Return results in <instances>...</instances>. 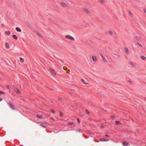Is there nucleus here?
<instances>
[{
	"label": "nucleus",
	"mask_w": 146,
	"mask_h": 146,
	"mask_svg": "<svg viewBox=\"0 0 146 146\" xmlns=\"http://www.w3.org/2000/svg\"><path fill=\"white\" fill-rule=\"evenodd\" d=\"M111 117L112 118H113L114 119V118H115V116L114 115H112L111 116Z\"/></svg>",
	"instance_id": "obj_40"
},
{
	"label": "nucleus",
	"mask_w": 146,
	"mask_h": 146,
	"mask_svg": "<svg viewBox=\"0 0 146 146\" xmlns=\"http://www.w3.org/2000/svg\"><path fill=\"white\" fill-rule=\"evenodd\" d=\"M10 107L13 110H15L13 105L12 104Z\"/></svg>",
	"instance_id": "obj_23"
},
{
	"label": "nucleus",
	"mask_w": 146,
	"mask_h": 146,
	"mask_svg": "<svg viewBox=\"0 0 146 146\" xmlns=\"http://www.w3.org/2000/svg\"><path fill=\"white\" fill-rule=\"evenodd\" d=\"M50 119H52V120H54V119L52 117H51L50 118Z\"/></svg>",
	"instance_id": "obj_48"
},
{
	"label": "nucleus",
	"mask_w": 146,
	"mask_h": 146,
	"mask_svg": "<svg viewBox=\"0 0 146 146\" xmlns=\"http://www.w3.org/2000/svg\"><path fill=\"white\" fill-rule=\"evenodd\" d=\"M124 50L125 51V52L127 53V54L129 52V50L127 48H124Z\"/></svg>",
	"instance_id": "obj_16"
},
{
	"label": "nucleus",
	"mask_w": 146,
	"mask_h": 146,
	"mask_svg": "<svg viewBox=\"0 0 146 146\" xmlns=\"http://www.w3.org/2000/svg\"><path fill=\"white\" fill-rule=\"evenodd\" d=\"M76 131L77 132H80L81 133L82 132V130L80 129H76Z\"/></svg>",
	"instance_id": "obj_11"
},
{
	"label": "nucleus",
	"mask_w": 146,
	"mask_h": 146,
	"mask_svg": "<svg viewBox=\"0 0 146 146\" xmlns=\"http://www.w3.org/2000/svg\"><path fill=\"white\" fill-rule=\"evenodd\" d=\"M143 11L146 13V9H144Z\"/></svg>",
	"instance_id": "obj_46"
},
{
	"label": "nucleus",
	"mask_w": 146,
	"mask_h": 146,
	"mask_svg": "<svg viewBox=\"0 0 146 146\" xmlns=\"http://www.w3.org/2000/svg\"><path fill=\"white\" fill-rule=\"evenodd\" d=\"M104 62H106L107 60L104 57L102 58Z\"/></svg>",
	"instance_id": "obj_27"
},
{
	"label": "nucleus",
	"mask_w": 146,
	"mask_h": 146,
	"mask_svg": "<svg viewBox=\"0 0 146 146\" xmlns=\"http://www.w3.org/2000/svg\"><path fill=\"white\" fill-rule=\"evenodd\" d=\"M100 0L101 3H103L104 1V0Z\"/></svg>",
	"instance_id": "obj_36"
},
{
	"label": "nucleus",
	"mask_w": 146,
	"mask_h": 146,
	"mask_svg": "<svg viewBox=\"0 0 146 146\" xmlns=\"http://www.w3.org/2000/svg\"><path fill=\"white\" fill-rule=\"evenodd\" d=\"M8 104L9 107L12 104L11 103V102H8Z\"/></svg>",
	"instance_id": "obj_28"
},
{
	"label": "nucleus",
	"mask_w": 146,
	"mask_h": 146,
	"mask_svg": "<svg viewBox=\"0 0 146 146\" xmlns=\"http://www.w3.org/2000/svg\"><path fill=\"white\" fill-rule=\"evenodd\" d=\"M141 58L143 60H144L146 58V57L145 56L143 55L141 56Z\"/></svg>",
	"instance_id": "obj_22"
},
{
	"label": "nucleus",
	"mask_w": 146,
	"mask_h": 146,
	"mask_svg": "<svg viewBox=\"0 0 146 146\" xmlns=\"http://www.w3.org/2000/svg\"><path fill=\"white\" fill-rule=\"evenodd\" d=\"M137 43L139 46H140L141 47L142 46V45L140 43Z\"/></svg>",
	"instance_id": "obj_35"
},
{
	"label": "nucleus",
	"mask_w": 146,
	"mask_h": 146,
	"mask_svg": "<svg viewBox=\"0 0 146 146\" xmlns=\"http://www.w3.org/2000/svg\"><path fill=\"white\" fill-rule=\"evenodd\" d=\"M5 46L7 48H9L10 46H9V44L8 43H7V42L5 44Z\"/></svg>",
	"instance_id": "obj_12"
},
{
	"label": "nucleus",
	"mask_w": 146,
	"mask_h": 146,
	"mask_svg": "<svg viewBox=\"0 0 146 146\" xmlns=\"http://www.w3.org/2000/svg\"><path fill=\"white\" fill-rule=\"evenodd\" d=\"M66 37L67 38L72 40L73 41L74 40V38L73 37L69 35H66Z\"/></svg>",
	"instance_id": "obj_3"
},
{
	"label": "nucleus",
	"mask_w": 146,
	"mask_h": 146,
	"mask_svg": "<svg viewBox=\"0 0 146 146\" xmlns=\"http://www.w3.org/2000/svg\"><path fill=\"white\" fill-rule=\"evenodd\" d=\"M130 64L132 66H135V64L131 62H130Z\"/></svg>",
	"instance_id": "obj_21"
},
{
	"label": "nucleus",
	"mask_w": 146,
	"mask_h": 146,
	"mask_svg": "<svg viewBox=\"0 0 146 146\" xmlns=\"http://www.w3.org/2000/svg\"><path fill=\"white\" fill-rule=\"evenodd\" d=\"M35 33L36 34L38 35L40 37H42V36H41V35L37 31H36L35 30Z\"/></svg>",
	"instance_id": "obj_8"
},
{
	"label": "nucleus",
	"mask_w": 146,
	"mask_h": 146,
	"mask_svg": "<svg viewBox=\"0 0 146 146\" xmlns=\"http://www.w3.org/2000/svg\"><path fill=\"white\" fill-rule=\"evenodd\" d=\"M94 140L95 141H96V142H99V141L98 140H96L95 139H94Z\"/></svg>",
	"instance_id": "obj_39"
},
{
	"label": "nucleus",
	"mask_w": 146,
	"mask_h": 146,
	"mask_svg": "<svg viewBox=\"0 0 146 146\" xmlns=\"http://www.w3.org/2000/svg\"><path fill=\"white\" fill-rule=\"evenodd\" d=\"M100 56L102 58L104 57L102 55V54H100Z\"/></svg>",
	"instance_id": "obj_41"
},
{
	"label": "nucleus",
	"mask_w": 146,
	"mask_h": 146,
	"mask_svg": "<svg viewBox=\"0 0 146 146\" xmlns=\"http://www.w3.org/2000/svg\"><path fill=\"white\" fill-rule=\"evenodd\" d=\"M49 69L50 71V73L52 75H53L54 76H56V74L55 72V71L53 70V69H52L51 68H50Z\"/></svg>",
	"instance_id": "obj_1"
},
{
	"label": "nucleus",
	"mask_w": 146,
	"mask_h": 146,
	"mask_svg": "<svg viewBox=\"0 0 146 146\" xmlns=\"http://www.w3.org/2000/svg\"><path fill=\"white\" fill-rule=\"evenodd\" d=\"M106 136L107 137H109V135H108L107 134L106 135Z\"/></svg>",
	"instance_id": "obj_50"
},
{
	"label": "nucleus",
	"mask_w": 146,
	"mask_h": 146,
	"mask_svg": "<svg viewBox=\"0 0 146 146\" xmlns=\"http://www.w3.org/2000/svg\"><path fill=\"white\" fill-rule=\"evenodd\" d=\"M20 59L21 61L22 62H23L24 61V60L21 57L20 58Z\"/></svg>",
	"instance_id": "obj_24"
},
{
	"label": "nucleus",
	"mask_w": 146,
	"mask_h": 146,
	"mask_svg": "<svg viewBox=\"0 0 146 146\" xmlns=\"http://www.w3.org/2000/svg\"><path fill=\"white\" fill-rule=\"evenodd\" d=\"M36 116L38 118H40V119H41L42 117V115H38V114Z\"/></svg>",
	"instance_id": "obj_15"
},
{
	"label": "nucleus",
	"mask_w": 146,
	"mask_h": 146,
	"mask_svg": "<svg viewBox=\"0 0 146 146\" xmlns=\"http://www.w3.org/2000/svg\"><path fill=\"white\" fill-rule=\"evenodd\" d=\"M129 13L130 15H131L132 14L131 12L130 11H129Z\"/></svg>",
	"instance_id": "obj_45"
},
{
	"label": "nucleus",
	"mask_w": 146,
	"mask_h": 146,
	"mask_svg": "<svg viewBox=\"0 0 146 146\" xmlns=\"http://www.w3.org/2000/svg\"><path fill=\"white\" fill-rule=\"evenodd\" d=\"M115 124L117 125H118L121 123V122L120 121H115Z\"/></svg>",
	"instance_id": "obj_18"
},
{
	"label": "nucleus",
	"mask_w": 146,
	"mask_h": 146,
	"mask_svg": "<svg viewBox=\"0 0 146 146\" xmlns=\"http://www.w3.org/2000/svg\"><path fill=\"white\" fill-rule=\"evenodd\" d=\"M14 91L17 93L20 94V92L19 90L17 88L15 87L14 88Z\"/></svg>",
	"instance_id": "obj_4"
},
{
	"label": "nucleus",
	"mask_w": 146,
	"mask_h": 146,
	"mask_svg": "<svg viewBox=\"0 0 146 146\" xmlns=\"http://www.w3.org/2000/svg\"><path fill=\"white\" fill-rule=\"evenodd\" d=\"M60 115L61 117H62L63 116V113L61 112H60Z\"/></svg>",
	"instance_id": "obj_31"
},
{
	"label": "nucleus",
	"mask_w": 146,
	"mask_h": 146,
	"mask_svg": "<svg viewBox=\"0 0 146 146\" xmlns=\"http://www.w3.org/2000/svg\"><path fill=\"white\" fill-rule=\"evenodd\" d=\"M2 100V99L0 97V102Z\"/></svg>",
	"instance_id": "obj_47"
},
{
	"label": "nucleus",
	"mask_w": 146,
	"mask_h": 146,
	"mask_svg": "<svg viewBox=\"0 0 146 146\" xmlns=\"http://www.w3.org/2000/svg\"><path fill=\"white\" fill-rule=\"evenodd\" d=\"M100 140L101 141H109V139H106L103 138H100Z\"/></svg>",
	"instance_id": "obj_6"
},
{
	"label": "nucleus",
	"mask_w": 146,
	"mask_h": 146,
	"mask_svg": "<svg viewBox=\"0 0 146 146\" xmlns=\"http://www.w3.org/2000/svg\"><path fill=\"white\" fill-rule=\"evenodd\" d=\"M109 33H110V34L112 35L113 34V32L111 31H109Z\"/></svg>",
	"instance_id": "obj_34"
},
{
	"label": "nucleus",
	"mask_w": 146,
	"mask_h": 146,
	"mask_svg": "<svg viewBox=\"0 0 146 146\" xmlns=\"http://www.w3.org/2000/svg\"><path fill=\"white\" fill-rule=\"evenodd\" d=\"M47 122H43L40 124V125L44 128H46L47 127Z\"/></svg>",
	"instance_id": "obj_2"
},
{
	"label": "nucleus",
	"mask_w": 146,
	"mask_h": 146,
	"mask_svg": "<svg viewBox=\"0 0 146 146\" xmlns=\"http://www.w3.org/2000/svg\"><path fill=\"white\" fill-rule=\"evenodd\" d=\"M12 37L13 38H14V39H15V40H17V39H18V38H17V36L15 35V34H14V35H12Z\"/></svg>",
	"instance_id": "obj_10"
},
{
	"label": "nucleus",
	"mask_w": 146,
	"mask_h": 146,
	"mask_svg": "<svg viewBox=\"0 0 146 146\" xmlns=\"http://www.w3.org/2000/svg\"><path fill=\"white\" fill-rule=\"evenodd\" d=\"M81 81L84 84H87V83H86L85 82L84 80L83 79H81Z\"/></svg>",
	"instance_id": "obj_25"
},
{
	"label": "nucleus",
	"mask_w": 146,
	"mask_h": 146,
	"mask_svg": "<svg viewBox=\"0 0 146 146\" xmlns=\"http://www.w3.org/2000/svg\"><path fill=\"white\" fill-rule=\"evenodd\" d=\"M62 99V98H61L60 97L58 98V100H60V101Z\"/></svg>",
	"instance_id": "obj_37"
},
{
	"label": "nucleus",
	"mask_w": 146,
	"mask_h": 146,
	"mask_svg": "<svg viewBox=\"0 0 146 146\" xmlns=\"http://www.w3.org/2000/svg\"><path fill=\"white\" fill-rule=\"evenodd\" d=\"M10 32L9 31H6L5 32V34H6L7 35H9L10 34Z\"/></svg>",
	"instance_id": "obj_14"
},
{
	"label": "nucleus",
	"mask_w": 146,
	"mask_h": 146,
	"mask_svg": "<svg viewBox=\"0 0 146 146\" xmlns=\"http://www.w3.org/2000/svg\"><path fill=\"white\" fill-rule=\"evenodd\" d=\"M100 56L102 58L104 57L102 55V54H100Z\"/></svg>",
	"instance_id": "obj_42"
},
{
	"label": "nucleus",
	"mask_w": 146,
	"mask_h": 146,
	"mask_svg": "<svg viewBox=\"0 0 146 146\" xmlns=\"http://www.w3.org/2000/svg\"><path fill=\"white\" fill-rule=\"evenodd\" d=\"M6 87L8 89H9V86L8 85Z\"/></svg>",
	"instance_id": "obj_43"
},
{
	"label": "nucleus",
	"mask_w": 146,
	"mask_h": 146,
	"mask_svg": "<svg viewBox=\"0 0 146 146\" xmlns=\"http://www.w3.org/2000/svg\"><path fill=\"white\" fill-rule=\"evenodd\" d=\"M92 59L93 61L96 62V57L94 56H92Z\"/></svg>",
	"instance_id": "obj_7"
},
{
	"label": "nucleus",
	"mask_w": 146,
	"mask_h": 146,
	"mask_svg": "<svg viewBox=\"0 0 146 146\" xmlns=\"http://www.w3.org/2000/svg\"><path fill=\"white\" fill-rule=\"evenodd\" d=\"M5 93L3 91L0 90V94H4Z\"/></svg>",
	"instance_id": "obj_30"
},
{
	"label": "nucleus",
	"mask_w": 146,
	"mask_h": 146,
	"mask_svg": "<svg viewBox=\"0 0 146 146\" xmlns=\"http://www.w3.org/2000/svg\"><path fill=\"white\" fill-rule=\"evenodd\" d=\"M15 29L16 31L19 32H21V29L19 27H16Z\"/></svg>",
	"instance_id": "obj_9"
},
{
	"label": "nucleus",
	"mask_w": 146,
	"mask_h": 146,
	"mask_svg": "<svg viewBox=\"0 0 146 146\" xmlns=\"http://www.w3.org/2000/svg\"><path fill=\"white\" fill-rule=\"evenodd\" d=\"M101 127H103V126L102 125L101 126Z\"/></svg>",
	"instance_id": "obj_51"
},
{
	"label": "nucleus",
	"mask_w": 146,
	"mask_h": 146,
	"mask_svg": "<svg viewBox=\"0 0 146 146\" xmlns=\"http://www.w3.org/2000/svg\"><path fill=\"white\" fill-rule=\"evenodd\" d=\"M83 136H84L86 138H88L89 137H86L85 136H84V134H83L82 135Z\"/></svg>",
	"instance_id": "obj_38"
},
{
	"label": "nucleus",
	"mask_w": 146,
	"mask_h": 146,
	"mask_svg": "<svg viewBox=\"0 0 146 146\" xmlns=\"http://www.w3.org/2000/svg\"><path fill=\"white\" fill-rule=\"evenodd\" d=\"M68 124L70 125H72L74 124V123L69 122L68 123Z\"/></svg>",
	"instance_id": "obj_26"
},
{
	"label": "nucleus",
	"mask_w": 146,
	"mask_h": 146,
	"mask_svg": "<svg viewBox=\"0 0 146 146\" xmlns=\"http://www.w3.org/2000/svg\"><path fill=\"white\" fill-rule=\"evenodd\" d=\"M77 121H78V123H80V120L78 118L77 119Z\"/></svg>",
	"instance_id": "obj_44"
},
{
	"label": "nucleus",
	"mask_w": 146,
	"mask_h": 146,
	"mask_svg": "<svg viewBox=\"0 0 146 146\" xmlns=\"http://www.w3.org/2000/svg\"><path fill=\"white\" fill-rule=\"evenodd\" d=\"M8 104L9 107L12 104L11 103V102H8Z\"/></svg>",
	"instance_id": "obj_29"
},
{
	"label": "nucleus",
	"mask_w": 146,
	"mask_h": 146,
	"mask_svg": "<svg viewBox=\"0 0 146 146\" xmlns=\"http://www.w3.org/2000/svg\"><path fill=\"white\" fill-rule=\"evenodd\" d=\"M61 4L62 6H65L66 5V4L64 2L61 3Z\"/></svg>",
	"instance_id": "obj_19"
},
{
	"label": "nucleus",
	"mask_w": 146,
	"mask_h": 146,
	"mask_svg": "<svg viewBox=\"0 0 146 146\" xmlns=\"http://www.w3.org/2000/svg\"><path fill=\"white\" fill-rule=\"evenodd\" d=\"M128 82L129 83H131V81L130 80H128Z\"/></svg>",
	"instance_id": "obj_49"
},
{
	"label": "nucleus",
	"mask_w": 146,
	"mask_h": 146,
	"mask_svg": "<svg viewBox=\"0 0 146 146\" xmlns=\"http://www.w3.org/2000/svg\"><path fill=\"white\" fill-rule=\"evenodd\" d=\"M51 111L53 113H55V111L53 110H51Z\"/></svg>",
	"instance_id": "obj_32"
},
{
	"label": "nucleus",
	"mask_w": 146,
	"mask_h": 146,
	"mask_svg": "<svg viewBox=\"0 0 146 146\" xmlns=\"http://www.w3.org/2000/svg\"><path fill=\"white\" fill-rule=\"evenodd\" d=\"M86 111L87 114H88L90 112H89V111H88V110H86Z\"/></svg>",
	"instance_id": "obj_33"
},
{
	"label": "nucleus",
	"mask_w": 146,
	"mask_h": 146,
	"mask_svg": "<svg viewBox=\"0 0 146 146\" xmlns=\"http://www.w3.org/2000/svg\"><path fill=\"white\" fill-rule=\"evenodd\" d=\"M123 145L124 146H129V144L127 142H123Z\"/></svg>",
	"instance_id": "obj_5"
},
{
	"label": "nucleus",
	"mask_w": 146,
	"mask_h": 146,
	"mask_svg": "<svg viewBox=\"0 0 146 146\" xmlns=\"http://www.w3.org/2000/svg\"><path fill=\"white\" fill-rule=\"evenodd\" d=\"M26 25L29 27H30V25L29 23H28V22H26L25 23Z\"/></svg>",
	"instance_id": "obj_20"
},
{
	"label": "nucleus",
	"mask_w": 146,
	"mask_h": 146,
	"mask_svg": "<svg viewBox=\"0 0 146 146\" xmlns=\"http://www.w3.org/2000/svg\"><path fill=\"white\" fill-rule=\"evenodd\" d=\"M135 37V38H136V39L137 40H140V38L138 36H136Z\"/></svg>",
	"instance_id": "obj_17"
},
{
	"label": "nucleus",
	"mask_w": 146,
	"mask_h": 146,
	"mask_svg": "<svg viewBox=\"0 0 146 146\" xmlns=\"http://www.w3.org/2000/svg\"><path fill=\"white\" fill-rule=\"evenodd\" d=\"M84 11L86 12L88 14L89 13V12H90L87 9L84 8Z\"/></svg>",
	"instance_id": "obj_13"
}]
</instances>
